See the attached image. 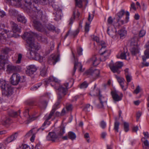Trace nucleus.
Instances as JSON below:
<instances>
[{"label":"nucleus","mask_w":149,"mask_h":149,"mask_svg":"<svg viewBox=\"0 0 149 149\" xmlns=\"http://www.w3.org/2000/svg\"><path fill=\"white\" fill-rule=\"evenodd\" d=\"M45 127L43 126H42L40 128L37 129L36 128H33L29 131L26 134L27 136H32L33 134H36L38 131H42L45 129Z\"/></svg>","instance_id":"a211bd4d"},{"label":"nucleus","mask_w":149,"mask_h":149,"mask_svg":"<svg viewBox=\"0 0 149 149\" xmlns=\"http://www.w3.org/2000/svg\"><path fill=\"white\" fill-rule=\"evenodd\" d=\"M40 75L42 76H45L46 74V69L45 67H43L41 69L40 71Z\"/></svg>","instance_id":"c03bdc74"},{"label":"nucleus","mask_w":149,"mask_h":149,"mask_svg":"<svg viewBox=\"0 0 149 149\" xmlns=\"http://www.w3.org/2000/svg\"><path fill=\"white\" fill-rule=\"evenodd\" d=\"M10 51V50L8 48H5L2 50L3 53L6 54H7Z\"/></svg>","instance_id":"5fc2aeb1"},{"label":"nucleus","mask_w":149,"mask_h":149,"mask_svg":"<svg viewBox=\"0 0 149 149\" xmlns=\"http://www.w3.org/2000/svg\"><path fill=\"white\" fill-rule=\"evenodd\" d=\"M0 86L3 89V93L5 95L8 96L13 93V91L12 87L6 83L5 80L3 79L0 80Z\"/></svg>","instance_id":"20e7f679"},{"label":"nucleus","mask_w":149,"mask_h":149,"mask_svg":"<svg viewBox=\"0 0 149 149\" xmlns=\"http://www.w3.org/2000/svg\"><path fill=\"white\" fill-rule=\"evenodd\" d=\"M97 92L96 94H93V95L95 96H97L99 95V99L100 101L101 105L98 106L99 108H102L104 106V104L106 103L107 101L106 97L102 96L100 94V89H97Z\"/></svg>","instance_id":"423d86ee"},{"label":"nucleus","mask_w":149,"mask_h":149,"mask_svg":"<svg viewBox=\"0 0 149 149\" xmlns=\"http://www.w3.org/2000/svg\"><path fill=\"white\" fill-rule=\"evenodd\" d=\"M68 138L72 140L75 139L76 137L75 134L72 132H68Z\"/></svg>","instance_id":"c9c22d12"},{"label":"nucleus","mask_w":149,"mask_h":149,"mask_svg":"<svg viewBox=\"0 0 149 149\" xmlns=\"http://www.w3.org/2000/svg\"><path fill=\"white\" fill-rule=\"evenodd\" d=\"M143 61H146L147 59L149 58V48L146 49L144 52V55L142 57Z\"/></svg>","instance_id":"c756f323"},{"label":"nucleus","mask_w":149,"mask_h":149,"mask_svg":"<svg viewBox=\"0 0 149 149\" xmlns=\"http://www.w3.org/2000/svg\"><path fill=\"white\" fill-rule=\"evenodd\" d=\"M9 13L11 16H15L17 14V12L15 10L10 9L9 10Z\"/></svg>","instance_id":"8fccbe9b"},{"label":"nucleus","mask_w":149,"mask_h":149,"mask_svg":"<svg viewBox=\"0 0 149 149\" xmlns=\"http://www.w3.org/2000/svg\"><path fill=\"white\" fill-rule=\"evenodd\" d=\"M36 60L39 61L40 62H42L43 61V58L42 56H41L40 54L38 53L37 54L36 56L35 57Z\"/></svg>","instance_id":"58836bf2"},{"label":"nucleus","mask_w":149,"mask_h":149,"mask_svg":"<svg viewBox=\"0 0 149 149\" xmlns=\"http://www.w3.org/2000/svg\"><path fill=\"white\" fill-rule=\"evenodd\" d=\"M83 51V49L81 47H79L77 49V53L79 55L82 54V52Z\"/></svg>","instance_id":"774afa93"},{"label":"nucleus","mask_w":149,"mask_h":149,"mask_svg":"<svg viewBox=\"0 0 149 149\" xmlns=\"http://www.w3.org/2000/svg\"><path fill=\"white\" fill-rule=\"evenodd\" d=\"M107 22L108 24H112L113 22V19L111 16H110L108 17Z\"/></svg>","instance_id":"13d9d810"},{"label":"nucleus","mask_w":149,"mask_h":149,"mask_svg":"<svg viewBox=\"0 0 149 149\" xmlns=\"http://www.w3.org/2000/svg\"><path fill=\"white\" fill-rule=\"evenodd\" d=\"M66 108L67 111L68 112L70 111L72 109V105L71 104H69L67 105L66 106Z\"/></svg>","instance_id":"bf43d9fd"},{"label":"nucleus","mask_w":149,"mask_h":149,"mask_svg":"<svg viewBox=\"0 0 149 149\" xmlns=\"http://www.w3.org/2000/svg\"><path fill=\"white\" fill-rule=\"evenodd\" d=\"M93 39L94 41H96L98 43V44L99 45L101 46V45L100 44L101 43V42H102V41H101L100 42L99 39L98 37L97 36H94L93 38Z\"/></svg>","instance_id":"4d7b16f0"},{"label":"nucleus","mask_w":149,"mask_h":149,"mask_svg":"<svg viewBox=\"0 0 149 149\" xmlns=\"http://www.w3.org/2000/svg\"><path fill=\"white\" fill-rule=\"evenodd\" d=\"M64 130L65 127L63 126H61L60 129V131L58 133V135L59 136H62L65 133Z\"/></svg>","instance_id":"de8ad7c7"},{"label":"nucleus","mask_w":149,"mask_h":149,"mask_svg":"<svg viewBox=\"0 0 149 149\" xmlns=\"http://www.w3.org/2000/svg\"><path fill=\"white\" fill-rule=\"evenodd\" d=\"M114 28L112 29L110 27H108L107 30V33L112 38L115 37L117 35V31L116 29L115 24H113Z\"/></svg>","instance_id":"4468645a"},{"label":"nucleus","mask_w":149,"mask_h":149,"mask_svg":"<svg viewBox=\"0 0 149 149\" xmlns=\"http://www.w3.org/2000/svg\"><path fill=\"white\" fill-rule=\"evenodd\" d=\"M55 112V111H54V109H52V110L49 115L46 117V120L42 126H43V127H45V126L46 124H47L49 125L50 124V122H48V120L51 118L53 116H54Z\"/></svg>","instance_id":"b1692460"},{"label":"nucleus","mask_w":149,"mask_h":149,"mask_svg":"<svg viewBox=\"0 0 149 149\" xmlns=\"http://www.w3.org/2000/svg\"><path fill=\"white\" fill-rule=\"evenodd\" d=\"M100 73V70L95 69H90L86 72L87 75L91 76L92 78L94 80H95L98 77Z\"/></svg>","instance_id":"0eeeda50"},{"label":"nucleus","mask_w":149,"mask_h":149,"mask_svg":"<svg viewBox=\"0 0 149 149\" xmlns=\"http://www.w3.org/2000/svg\"><path fill=\"white\" fill-rule=\"evenodd\" d=\"M115 120L116 121L114 123V129L116 131L118 132H119L118 129L120 123L117 121L116 118Z\"/></svg>","instance_id":"e433bc0d"},{"label":"nucleus","mask_w":149,"mask_h":149,"mask_svg":"<svg viewBox=\"0 0 149 149\" xmlns=\"http://www.w3.org/2000/svg\"><path fill=\"white\" fill-rule=\"evenodd\" d=\"M18 112L10 110L8 112V114L11 116L15 117L18 115Z\"/></svg>","instance_id":"4c0bfd02"},{"label":"nucleus","mask_w":149,"mask_h":149,"mask_svg":"<svg viewBox=\"0 0 149 149\" xmlns=\"http://www.w3.org/2000/svg\"><path fill=\"white\" fill-rule=\"evenodd\" d=\"M77 68H79V71H81L82 70V66L80 63L75 61L74 64V67L73 69V71L72 73V75H74L75 72Z\"/></svg>","instance_id":"393cba45"},{"label":"nucleus","mask_w":149,"mask_h":149,"mask_svg":"<svg viewBox=\"0 0 149 149\" xmlns=\"http://www.w3.org/2000/svg\"><path fill=\"white\" fill-rule=\"evenodd\" d=\"M33 25L36 29L39 31L42 32L45 30L43 25L38 20H33Z\"/></svg>","instance_id":"9b49d317"},{"label":"nucleus","mask_w":149,"mask_h":149,"mask_svg":"<svg viewBox=\"0 0 149 149\" xmlns=\"http://www.w3.org/2000/svg\"><path fill=\"white\" fill-rule=\"evenodd\" d=\"M22 58V55L21 54H19L18 55V60L17 61V63H20L21 60Z\"/></svg>","instance_id":"338daca9"},{"label":"nucleus","mask_w":149,"mask_h":149,"mask_svg":"<svg viewBox=\"0 0 149 149\" xmlns=\"http://www.w3.org/2000/svg\"><path fill=\"white\" fill-rule=\"evenodd\" d=\"M18 133L15 132L11 135L8 137L5 140V143H8L15 140L18 136Z\"/></svg>","instance_id":"4be33fe9"},{"label":"nucleus","mask_w":149,"mask_h":149,"mask_svg":"<svg viewBox=\"0 0 149 149\" xmlns=\"http://www.w3.org/2000/svg\"><path fill=\"white\" fill-rule=\"evenodd\" d=\"M128 20L125 19V20H121L120 19H118L117 20V23H114L115 24V26L116 27H119L121 26L124 24L128 22Z\"/></svg>","instance_id":"a878e982"},{"label":"nucleus","mask_w":149,"mask_h":149,"mask_svg":"<svg viewBox=\"0 0 149 149\" xmlns=\"http://www.w3.org/2000/svg\"><path fill=\"white\" fill-rule=\"evenodd\" d=\"M120 58L122 59L129 60L130 58V54L127 52V49H124V51H122L120 54Z\"/></svg>","instance_id":"6ab92c4d"},{"label":"nucleus","mask_w":149,"mask_h":149,"mask_svg":"<svg viewBox=\"0 0 149 149\" xmlns=\"http://www.w3.org/2000/svg\"><path fill=\"white\" fill-rule=\"evenodd\" d=\"M4 56L0 55V65L1 66L2 68L4 67L5 64V60Z\"/></svg>","instance_id":"72a5a7b5"},{"label":"nucleus","mask_w":149,"mask_h":149,"mask_svg":"<svg viewBox=\"0 0 149 149\" xmlns=\"http://www.w3.org/2000/svg\"><path fill=\"white\" fill-rule=\"evenodd\" d=\"M123 65V63L122 62H117L116 63L115 65L112 66L110 65L109 67L113 72V73L116 72L118 74H119L120 71L119 70V69Z\"/></svg>","instance_id":"1a4fd4ad"},{"label":"nucleus","mask_w":149,"mask_h":149,"mask_svg":"<svg viewBox=\"0 0 149 149\" xmlns=\"http://www.w3.org/2000/svg\"><path fill=\"white\" fill-rule=\"evenodd\" d=\"M29 36H31V34L29 33L25 34V39L30 47L29 52L27 55L29 57L35 59L37 54L36 52L40 48V47L38 43H33V40L29 38Z\"/></svg>","instance_id":"7ed1b4c3"},{"label":"nucleus","mask_w":149,"mask_h":149,"mask_svg":"<svg viewBox=\"0 0 149 149\" xmlns=\"http://www.w3.org/2000/svg\"><path fill=\"white\" fill-rule=\"evenodd\" d=\"M84 138L86 139H87V141L88 143H89L90 142V140L89 139H88L89 138V135L88 133H86L84 135Z\"/></svg>","instance_id":"69168bd1"},{"label":"nucleus","mask_w":149,"mask_h":149,"mask_svg":"<svg viewBox=\"0 0 149 149\" xmlns=\"http://www.w3.org/2000/svg\"><path fill=\"white\" fill-rule=\"evenodd\" d=\"M17 20L18 22L24 23L26 22V20L24 17L21 15L19 14L17 16Z\"/></svg>","instance_id":"7c9ffc66"},{"label":"nucleus","mask_w":149,"mask_h":149,"mask_svg":"<svg viewBox=\"0 0 149 149\" xmlns=\"http://www.w3.org/2000/svg\"><path fill=\"white\" fill-rule=\"evenodd\" d=\"M59 60V56L58 55L52 54L49 57L48 60V63L51 65H54Z\"/></svg>","instance_id":"dca6fc26"},{"label":"nucleus","mask_w":149,"mask_h":149,"mask_svg":"<svg viewBox=\"0 0 149 149\" xmlns=\"http://www.w3.org/2000/svg\"><path fill=\"white\" fill-rule=\"evenodd\" d=\"M138 41V38L136 36H134L131 39L130 50L132 55H135L139 53Z\"/></svg>","instance_id":"39448f33"},{"label":"nucleus","mask_w":149,"mask_h":149,"mask_svg":"<svg viewBox=\"0 0 149 149\" xmlns=\"http://www.w3.org/2000/svg\"><path fill=\"white\" fill-rule=\"evenodd\" d=\"M26 5L30 6V8L31 9H33L34 11H35V9H37V7L35 6L34 5H31V1H33V0H24Z\"/></svg>","instance_id":"c85d7f7f"},{"label":"nucleus","mask_w":149,"mask_h":149,"mask_svg":"<svg viewBox=\"0 0 149 149\" xmlns=\"http://www.w3.org/2000/svg\"><path fill=\"white\" fill-rule=\"evenodd\" d=\"M29 109L28 108H26L25 109V111L24 113V116L27 118H29L31 119V120H35L33 118H31L30 116L29 113Z\"/></svg>","instance_id":"2f4dec72"},{"label":"nucleus","mask_w":149,"mask_h":149,"mask_svg":"<svg viewBox=\"0 0 149 149\" xmlns=\"http://www.w3.org/2000/svg\"><path fill=\"white\" fill-rule=\"evenodd\" d=\"M10 120V119L9 118H7L3 121L2 124L3 125H6L9 123Z\"/></svg>","instance_id":"3c124183"},{"label":"nucleus","mask_w":149,"mask_h":149,"mask_svg":"<svg viewBox=\"0 0 149 149\" xmlns=\"http://www.w3.org/2000/svg\"><path fill=\"white\" fill-rule=\"evenodd\" d=\"M80 13L79 12L78 9L76 7L73 11L72 16L70 19L69 24L71 25L74 20L75 17L77 16L78 17Z\"/></svg>","instance_id":"aec40b11"},{"label":"nucleus","mask_w":149,"mask_h":149,"mask_svg":"<svg viewBox=\"0 0 149 149\" xmlns=\"http://www.w3.org/2000/svg\"><path fill=\"white\" fill-rule=\"evenodd\" d=\"M19 75L17 73H14L10 78L11 83L13 85H16L19 82Z\"/></svg>","instance_id":"f8f14e48"},{"label":"nucleus","mask_w":149,"mask_h":149,"mask_svg":"<svg viewBox=\"0 0 149 149\" xmlns=\"http://www.w3.org/2000/svg\"><path fill=\"white\" fill-rule=\"evenodd\" d=\"M111 95L113 100L115 102H118L122 100L123 96L122 94L119 95L118 92L116 91H113L111 92Z\"/></svg>","instance_id":"f3484780"},{"label":"nucleus","mask_w":149,"mask_h":149,"mask_svg":"<svg viewBox=\"0 0 149 149\" xmlns=\"http://www.w3.org/2000/svg\"><path fill=\"white\" fill-rule=\"evenodd\" d=\"M60 100L58 99V101L56 102L53 106V109H54V111H55L56 109L57 108L58 106L59 105L60 103Z\"/></svg>","instance_id":"864d4df0"},{"label":"nucleus","mask_w":149,"mask_h":149,"mask_svg":"<svg viewBox=\"0 0 149 149\" xmlns=\"http://www.w3.org/2000/svg\"><path fill=\"white\" fill-rule=\"evenodd\" d=\"M36 68L33 65L29 66L26 71V73L29 76H31L36 71Z\"/></svg>","instance_id":"412c9836"},{"label":"nucleus","mask_w":149,"mask_h":149,"mask_svg":"<svg viewBox=\"0 0 149 149\" xmlns=\"http://www.w3.org/2000/svg\"><path fill=\"white\" fill-rule=\"evenodd\" d=\"M26 33H28L31 34V36H29V38L32 39V40H33V43H35L34 41V37H36L37 38V39L42 42H45L47 41V40L46 38H43L41 35H38L36 33H34L32 32H26L24 33V36L25 37V34Z\"/></svg>","instance_id":"6e6552de"},{"label":"nucleus","mask_w":149,"mask_h":149,"mask_svg":"<svg viewBox=\"0 0 149 149\" xmlns=\"http://www.w3.org/2000/svg\"><path fill=\"white\" fill-rule=\"evenodd\" d=\"M46 27L49 30H54L55 29L54 26L50 24H47Z\"/></svg>","instance_id":"79ce46f5"},{"label":"nucleus","mask_w":149,"mask_h":149,"mask_svg":"<svg viewBox=\"0 0 149 149\" xmlns=\"http://www.w3.org/2000/svg\"><path fill=\"white\" fill-rule=\"evenodd\" d=\"M106 123L103 120L100 123V125L102 129H104L106 126Z\"/></svg>","instance_id":"052dcab7"},{"label":"nucleus","mask_w":149,"mask_h":149,"mask_svg":"<svg viewBox=\"0 0 149 149\" xmlns=\"http://www.w3.org/2000/svg\"><path fill=\"white\" fill-rule=\"evenodd\" d=\"M76 1V6L79 8H81L82 7V1L81 0L78 1L77 0H75Z\"/></svg>","instance_id":"a19ab883"},{"label":"nucleus","mask_w":149,"mask_h":149,"mask_svg":"<svg viewBox=\"0 0 149 149\" xmlns=\"http://www.w3.org/2000/svg\"><path fill=\"white\" fill-rule=\"evenodd\" d=\"M48 102L46 100H43L41 101L39 103V107L42 109H45L46 107Z\"/></svg>","instance_id":"cd10ccee"},{"label":"nucleus","mask_w":149,"mask_h":149,"mask_svg":"<svg viewBox=\"0 0 149 149\" xmlns=\"http://www.w3.org/2000/svg\"><path fill=\"white\" fill-rule=\"evenodd\" d=\"M19 82H24L26 81L25 77L24 76L20 77L19 75Z\"/></svg>","instance_id":"0e129e2a"},{"label":"nucleus","mask_w":149,"mask_h":149,"mask_svg":"<svg viewBox=\"0 0 149 149\" xmlns=\"http://www.w3.org/2000/svg\"><path fill=\"white\" fill-rule=\"evenodd\" d=\"M11 27L12 31L15 33H19L21 31V27L19 25H18L13 22H10Z\"/></svg>","instance_id":"2eb2a0df"},{"label":"nucleus","mask_w":149,"mask_h":149,"mask_svg":"<svg viewBox=\"0 0 149 149\" xmlns=\"http://www.w3.org/2000/svg\"><path fill=\"white\" fill-rule=\"evenodd\" d=\"M125 13V11L123 10H122L121 11L118 12L117 15L118 16L119 19H120Z\"/></svg>","instance_id":"603ef678"},{"label":"nucleus","mask_w":149,"mask_h":149,"mask_svg":"<svg viewBox=\"0 0 149 149\" xmlns=\"http://www.w3.org/2000/svg\"><path fill=\"white\" fill-rule=\"evenodd\" d=\"M146 31L143 30H141L139 33V36L140 37H143L146 34Z\"/></svg>","instance_id":"6e6d98bb"},{"label":"nucleus","mask_w":149,"mask_h":149,"mask_svg":"<svg viewBox=\"0 0 149 149\" xmlns=\"http://www.w3.org/2000/svg\"><path fill=\"white\" fill-rule=\"evenodd\" d=\"M90 24L87 22L86 23V25L85 27V31L86 32H88L89 31Z\"/></svg>","instance_id":"680f3d73"},{"label":"nucleus","mask_w":149,"mask_h":149,"mask_svg":"<svg viewBox=\"0 0 149 149\" xmlns=\"http://www.w3.org/2000/svg\"><path fill=\"white\" fill-rule=\"evenodd\" d=\"M45 81V84L47 85L50 84L52 86L54 87L55 89L58 90V99L59 100L61 99L66 94L67 89L69 88L68 83L60 85L58 79L53 76L50 77L48 79H46Z\"/></svg>","instance_id":"f257e3e1"},{"label":"nucleus","mask_w":149,"mask_h":149,"mask_svg":"<svg viewBox=\"0 0 149 149\" xmlns=\"http://www.w3.org/2000/svg\"><path fill=\"white\" fill-rule=\"evenodd\" d=\"M54 10L56 11V12L55 17L57 20L60 19L61 18L62 10L61 8L59 6L56 5H53Z\"/></svg>","instance_id":"ddd939ff"},{"label":"nucleus","mask_w":149,"mask_h":149,"mask_svg":"<svg viewBox=\"0 0 149 149\" xmlns=\"http://www.w3.org/2000/svg\"><path fill=\"white\" fill-rule=\"evenodd\" d=\"M14 33H15L13 32V31H11L6 30V35H7L8 37H11L14 36Z\"/></svg>","instance_id":"37998d69"},{"label":"nucleus","mask_w":149,"mask_h":149,"mask_svg":"<svg viewBox=\"0 0 149 149\" xmlns=\"http://www.w3.org/2000/svg\"><path fill=\"white\" fill-rule=\"evenodd\" d=\"M53 1V0H41V3L43 5H47Z\"/></svg>","instance_id":"ea45409f"},{"label":"nucleus","mask_w":149,"mask_h":149,"mask_svg":"<svg viewBox=\"0 0 149 149\" xmlns=\"http://www.w3.org/2000/svg\"><path fill=\"white\" fill-rule=\"evenodd\" d=\"M58 137V136L54 132H50L47 136L46 138L47 140L54 141Z\"/></svg>","instance_id":"5701e85b"},{"label":"nucleus","mask_w":149,"mask_h":149,"mask_svg":"<svg viewBox=\"0 0 149 149\" xmlns=\"http://www.w3.org/2000/svg\"><path fill=\"white\" fill-rule=\"evenodd\" d=\"M102 47L100 50L99 53L101 56V58H98V56L95 55L93 56L88 60V62L92 64L94 66H97L100 63V61H104L107 58L111 53L109 49L106 48V43L104 41L101 42L100 44Z\"/></svg>","instance_id":"f03ea898"},{"label":"nucleus","mask_w":149,"mask_h":149,"mask_svg":"<svg viewBox=\"0 0 149 149\" xmlns=\"http://www.w3.org/2000/svg\"><path fill=\"white\" fill-rule=\"evenodd\" d=\"M116 78H117L118 82L120 84L122 89L124 91L126 90V88H124V82L125 81V79L122 78L118 77L116 75Z\"/></svg>","instance_id":"bb28decb"},{"label":"nucleus","mask_w":149,"mask_h":149,"mask_svg":"<svg viewBox=\"0 0 149 149\" xmlns=\"http://www.w3.org/2000/svg\"><path fill=\"white\" fill-rule=\"evenodd\" d=\"M127 31L124 29H121L119 31V34L121 37H123L126 34Z\"/></svg>","instance_id":"49530a36"},{"label":"nucleus","mask_w":149,"mask_h":149,"mask_svg":"<svg viewBox=\"0 0 149 149\" xmlns=\"http://www.w3.org/2000/svg\"><path fill=\"white\" fill-rule=\"evenodd\" d=\"M88 84L86 81H84L82 83L80 86L81 88H87Z\"/></svg>","instance_id":"09e8293b"},{"label":"nucleus","mask_w":149,"mask_h":149,"mask_svg":"<svg viewBox=\"0 0 149 149\" xmlns=\"http://www.w3.org/2000/svg\"><path fill=\"white\" fill-rule=\"evenodd\" d=\"M6 30L3 29H0V39H4L6 38Z\"/></svg>","instance_id":"473e14b6"},{"label":"nucleus","mask_w":149,"mask_h":149,"mask_svg":"<svg viewBox=\"0 0 149 149\" xmlns=\"http://www.w3.org/2000/svg\"><path fill=\"white\" fill-rule=\"evenodd\" d=\"M93 109V107L90 106L89 104L86 105L84 107L83 110L85 111H89Z\"/></svg>","instance_id":"f704fd0d"},{"label":"nucleus","mask_w":149,"mask_h":149,"mask_svg":"<svg viewBox=\"0 0 149 149\" xmlns=\"http://www.w3.org/2000/svg\"><path fill=\"white\" fill-rule=\"evenodd\" d=\"M140 91V87L139 86H138L136 89L134 91V93L136 94L138 93Z\"/></svg>","instance_id":"e2e57ef3"},{"label":"nucleus","mask_w":149,"mask_h":149,"mask_svg":"<svg viewBox=\"0 0 149 149\" xmlns=\"http://www.w3.org/2000/svg\"><path fill=\"white\" fill-rule=\"evenodd\" d=\"M124 128L125 131L126 132L129 131V125L128 123L126 122L124 123Z\"/></svg>","instance_id":"a18cd8bd"},{"label":"nucleus","mask_w":149,"mask_h":149,"mask_svg":"<svg viewBox=\"0 0 149 149\" xmlns=\"http://www.w3.org/2000/svg\"><path fill=\"white\" fill-rule=\"evenodd\" d=\"M21 70V68L19 66H14L12 65L9 64L7 66V72L10 73L14 72H18Z\"/></svg>","instance_id":"9d476101"}]
</instances>
